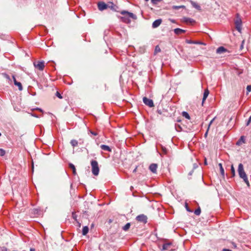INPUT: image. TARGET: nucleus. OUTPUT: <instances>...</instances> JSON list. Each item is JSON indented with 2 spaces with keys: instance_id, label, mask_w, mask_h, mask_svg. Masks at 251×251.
I'll use <instances>...</instances> for the list:
<instances>
[{
  "instance_id": "obj_40",
  "label": "nucleus",
  "mask_w": 251,
  "mask_h": 251,
  "mask_svg": "<svg viewBox=\"0 0 251 251\" xmlns=\"http://www.w3.org/2000/svg\"><path fill=\"white\" fill-rule=\"evenodd\" d=\"M89 132H90V133L91 134H92V135H94V136H96V135H98V133H97V132H94V131H92V130H89Z\"/></svg>"
},
{
  "instance_id": "obj_34",
  "label": "nucleus",
  "mask_w": 251,
  "mask_h": 251,
  "mask_svg": "<svg viewBox=\"0 0 251 251\" xmlns=\"http://www.w3.org/2000/svg\"><path fill=\"white\" fill-rule=\"evenodd\" d=\"M216 119V117H214L212 120H211L210 121V122H209V124H208V128H210V126L212 125V124L213 123V122L214 121V120H215Z\"/></svg>"
},
{
  "instance_id": "obj_43",
  "label": "nucleus",
  "mask_w": 251,
  "mask_h": 251,
  "mask_svg": "<svg viewBox=\"0 0 251 251\" xmlns=\"http://www.w3.org/2000/svg\"><path fill=\"white\" fill-rule=\"evenodd\" d=\"M209 129V128H207V129L206 132L204 134V137H206V136L207 135V134H208V132Z\"/></svg>"
},
{
  "instance_id": "obj_25",
  "label": "nucleus",
  "mask_w": 251,
  "mask_h": 251,
  "mask_svg": "<svg viewBox=\"0 0 251 251\" xmlns=\"http://www.w3.org/2000/svg\"><path fill=\"white\" fill-rule=\"evenodd\" d=\"M182 115L184 117H185V118H186L187 119H190V117L189 114L187 112H185V111L182 112Z\"/></svg>"
},
{
  "instance_id": "obj_46",
  "label": "nucleus",
  "mask_w": 251,
  "mask_h": 251,
  "mask_svg": "<svg viewBox=\"0 0 251 251\" xmlns=\"http://www.w3.org/2000/svg\"><path fill=\"white\" fill-rule=\"evenodd\" d=\"M157 112L158 114H162V111H161V110H160V109H158L157 110Z\"/></svg>"
},
{
  "instance_id": "obj_5",
  "label": "nucleus",
  "mask_w": 251,
  "mask_h": 251,
  "mask_svg": "<svg viewBox=\"0 0 251 251\" xmlns=\"http://www.w3.org/2000/svg\"><path fill=\"white\" fill-rule=\"evenodd\" d=\"M34 66L40 71H43L45 67L44 61H38L33 63Z\"/></svg>"
},
{
  "instance_id": "obj_23",
  "label": "nucleus",
  "mask_w": 251,
  "mask_h": 251,
  "mask_svg": "<svg viewBox=\"0 0 251 251\" xmlns=\"http://www.w3.org/2000/svg\"><path fill=\"white\" fill-rule=\"evenodd\" d=\"M70 143H71V145L74 147L77 146L78 145L77 141L76 140H74V139L72 140L70 142Z\"/></svg>"
},
{
  "instance_id": "obj_32",
  "label": "nucleus",
  "mask_w": 251,
  "mask_h": 251,
  "mask_svg": "<svg viewBox=\"0 0 251 251\" xmlns=\"http://www.w3.org/2000/svg\"><path fill=\"white\" fill-rule=\"evenodd\" d=\"M72 218L75 220L77 221V215L75 212H73L72 214Z\"/></svg>"
},
{
  "instance_id": "obj_44",
  "label": "nucleus",
  "mask_w": 251,
  "mask_h": 251,
  "mask_svg": "<svg viewBox=\"0 0 251 251\" xmlns=\"http://www.w3.org/2000/svg\"><path fill=\"white\" fill-rule=\"evenodd\" d=\"M198 167V165L197 164L195 163L193 164V169H195Z\"/></svg>"
},
{
  "instance_id": "obj_2",
  "label": "nucleus",
  "mask_w": 251,
  "mask_h": 251,
  "mask_svg": "<svg viewBox=\"0 0 251 251\" xmlns=\"http://www.w3.org/2000/svg\"><path fill=\"white\" fill-rule=\"evenodd\" d=\"M238 172L240 177L243 179L248 186H250V183L247 176L244 171V166L242 163H240L238 165Z\"/></svg>"
},
{
  "instance_id": "obj_36",
  "label": "nucleus",
  "mask_w": 251,
  "mask_h": 251,
  "mask_svg": "<svg viewBox=\"0 0 251 251\" xmlns=\"http://www.w3.org/2000/svg\"><path fill=\"white\" fill-rule=\"evenodd\" d=\"M251 122V116L249 117L246 123V126H248Z\"/></svg>"
},
{
  "instance_id": "obj_14",
  "label": "nucleus",
  "mask_w": 251,
  "mask_h": 251,
  "mask_svg": "<svg viewBox=\"0 0 251 251\" xmlns=\"http://www.w3.org/2000/svg\"><path fill=\"white\" fill-rule=\"evenodd\" d=\"M209 94V92L208 90L205 89L203 93V96L202 101V105H203L204 101L207 99Z\"/></svg>"
},
{
  "instance_id": "obj_29",
  "label": "nucleus",
  "mask_w": 251,
  "mask_h": 251,
  "mask_svg": "<svg viewBox=\"0 0 251 251\" xmlns=\"http://www.w3.org/2000/svg\"><path fill=\"white\" fill-rule=\"evenodd\" d=\"M5 151L2 149H0V155L1 156H3L5 155Z\"/></svg>"
},
{
  "instance_id": "obj_52",
  "label": "nucleus",
  "mask_w": 251,
  "mask_h": 251,
  "mask_svg": "<svg viewBox=\"0 0 251 251\" xmlns=\"http://www.w3.org/2000/svg\"><path fill=\"white\" fill-rule=\"evenodd\" d=\"M136 170H137V167H136V168H135V169H134V170L133 171V173L136 172Z\"/></svg>"
},
{
  "instance_id": "obj_31",
  "label": "nucleus",
  "mask_w": 251,
  "mask_h": 251,
  "mask_svg": "<svg viewBox=\"0 0 251 251\" xmlns=\"http://www.w3.org/2000/svg\"><path fill=\"white\" fill-rule=\"evenodd\" d=\"M161 150L164 154L167 153V149L165 147L161 146Z\"/></svg>"
},
{
  "instance_id": "obj_45",
  "label": "nucleus",
  "mask_w": 251,
  "mask_h": 251,
  "mask_svg": "<svg viewBox=\"0 0 251 251\" xmlns=\"http://www.w3.org/2000/svg\"><path fill=\"white\" fill-rule=\"evenodd\" d=\"M222 251H232L231 250H229V249H223Z\"/></svg>"
},
{
  "instance_id": "obj_16",
  "label": "nucleus",
  "mask_w": 251,
  "mask_h": 251,
  "mask_svg": "<svg viewBox=\"0 0 251 251\" xmlns=\"http://www.w3.org/2000/svg\"><path fill=\"white\" fill-rule=\"evenodd\" d=\"M69 166L70 168L72 170L73 174L74 175H75L76 174V169H75V165L74 164H73L72 163H70L69 164Z\"/></svg>"
},
{
  "instance_id": "obj_41",
  "label": "nucleus",
  "mask_w": 251,
  "mask_h": 251,
  "mask_svg": "<svg viewBox=\"0 0 251 251\" xmlns=\"http://www.w3.org/2000/svg\"><path fill=\"white\" fill-rule=\"evenodd\" d=\"M244 42H245V41H244V40H243V41H242V44H241V46H240V50H242V49H243V48H244Z\"/></svg>"
},
{
  "instance_id": "obj_28",
  "label": "nucleus",
  "mask_w": 251,
  "mask_h": 251,
  "mask_svg": "<svg viewBox=\"0 0 251 251\" xmlns=\"http://www.w3.org/2000/svg\"><path fill=\"white\" fill-rule=\"evenodd\" d=\"M192 3V5L194 7H195V8H196L198 10L201 9V6L199 5H198L197 3H196V2H193Z\"/></svg>"
},
{
  "instance_id": "obj_47",
  "label": "nucleus",
  "mask_w": 251,
  "mask_h": 251,
  "mask_svg": "<svg viewBox=\"0 0 251 251\" xmlns=\"http://www.w3.org/2000/svg\"><path fill=\"white\" fill-rule=\"evenodd\" d=\"M12 78H13V79L14 83L15 84V81H17V80H16V78H15V76H14V75H13V76H12Z\"/></svg>"
},
{
  "instance_id": "obj_3",
  "label": "nucleus",
  "mask_w": 251,
  "mask_h": 251,
  "mask_svg": "<svg viewBox=\"0 0 251 251\" xmlns=\"http://www.w3.org/2000/svg\"><path fill=\"white\" fill-rule=\"evenodd\" d=\"M91 165L93 174L94 176H98L100 171L98 162L95 160H92L91 161Z\"/></svg>"
},
{
  "instance_id": "obj_54",
  "label": "nucleus",
  "mask_w": 251,
  "mask_h": 251,
  "mask_svg": "<svg viewBox=\"0 0 251 251\" xmlns=\"http://www.w3.org/2000/svg\"><path fill=\"white\" fill-rule=\"evenodd\" d=\"M204 164L205 165H207V164L206 159H205Z\"/></svg>"
},
{
  "instance_id": "obj_42",
  "label": "nucleus",
  "mask_w": 251,
  "mask_h": 251,
  "mask_svg": "<svg viewBox=\"0 0 251 251\" xmlns=\"http://www.w3.org/2000/svg\"><path fill=\"white\" fill-rule=\"evenodd\" d=\"M185 207H186V209L187 211H188V212H192V211L188 207L187 203H186V204H185Z\"/></svg>"
},
{
  "instance_id": "obj_11",
  "label": "nucleus",
  "mask_w": 251,
  "mask_h": 251,
  "mask_svg": "<svg viewBox=\"0 0 251 251\" xmlns=\"http://www.w3.org/2000/svg\"><path fill=\"white\" fill-rule=\"evenodd\" d=\"M227 51V50L224 47H220L216 50V53L218 54H222L224 52Z\"/></svg>"
},
{
  "instance_id": "obj_30",
  "label": "nucleus",
  "mask_w": 251,
  "mask_h": 251,
  "mask_svg": "<svg viewBox=\"0 0 251 251\" xmlns=\"http://www.w3.org/2000/svg\"><path fill=\"white\" fill-rule=\"evenodd\" d=\"M162 0H151V2L153 4H157L159 2L161 1Z\"/></svg>"
},
{
  "instance_id": "obj_50",
  "label": "nucleus",
  "mask_w": 251,
  "mask_h": 251,
  "mask_svg": "<svg viewBox=\"0 0 251 251\" xmlns=\"http://www.w3.org/2000/svg\"><path fill=\"white\" fill-rule=\"evenodd\" d=\"M111 4H112V5L111 6V8L113 9H114L113 3L112 2Z\"/></svg>"
},
{
  "instance_id": "obj_48",
  "label": "nucleus",
  "mask_w": 251,
  "mask_h": 251,
  "mask_svg": "<svg viewBox=\"0 0 251 251\" xmlns=\"http://www.w3.org/2000/svg\"><path fill=\"white\" fill-rule=\"evenodd\" d=\"M232 245L233 246V247H234V248H236V244H235V243H233H233H232Z\"/></svg>"
},
{
  "instance_id": "obj_37",
  "label": "nucleus",
  "mask_w": 251,
  "mask_h": 251,
  "mask_svg": "<svg viewBox=\"0 0 251 251\" xmlns=\"http://www.w3.org/2000/svg\"><path fill=\"white\" fill-rule=\"evenodd\" d=\"M247 91L249 93L251 91V85H248L247 87Z\"/></svg>"
},
{
  "instance_id": "obj_21",
  "label": "nucleus",
  "mask_w": 251,
  "mask_h": 251,
  "mask_svg": "<svg viewBox=\"0 0 251 251\" xmlns=\"http://www.w3.org/2000/svg\"><path fill=\"white\" fill-rule=\"evenodd\" d=\"M186 42L189 44H201V43L197 41H194L190 40H186Z\"/></svg>"
},
{
  "instance_id": "obj_35",
  "label": "nucleus",
  "mask_w": 251,
  "mask_h": 251,
  "mask_svg": "<svg viewBox=\"0 0 251 251\" xmlns=\"http://www.w3.org/2000/svg\"><path fill=\"white\" fill-rule=\"evenodd\" d=\"M33 211L34 214H39L40 210L38 209H34Z\"/></svg>"
},
{
  "instance_id": "obj_22",
  "label": "nucleus",
  "mask_w": 251,
  "mask_h": 251,
  "mask_svg": "<svg viewBox=\"0 0 251 251\" xmlns=\"http://www.w3.org/2000/svg\"><path fill=\"white\" fill-rule=\"evenodd\" d=\"M14 84L18 87L20 91H22L23 90V86L21 82L15 81Z\"/></svg>"
},
{
  "instance_id": "obj_12",
  "label": "nucleus",
  "mask_w": 251,
  "mask_h": 251,
  "mask_svg": "<svg viewBox=\"0 0 251 251\" xmlns=\"http://www.w3.org/2000/svg\"><path fill=\"white\" fill-rule=\"evenodd\" d=\"M100 149L101 150H102L103 151H109V152H111L112 151V149L110 148V147H109L107 145H101L100 146Z\"/></svg>"
},
{
  "instance_id": "obj_53",
  "label": "nucleus",
  "mask_w": 251,
  "mask_h": 251,
  "mask_svg": "<svg viewBox=\"0 0 251 251\" xmlns=\"http://www.w3.org/2000/svg\"><path fill=\"white\" fill-rule=\"evenodd\" d=\"M37 109L39 110V111H41V112H42V110L41 109L39 108H37Z\"/></svg>"
},
{
  "instance_id": "obj_1",
  "label": "nucleus",
  "mask_w": 251,
  "mask_h": 251,
  "mask_svg": "<svg viewBox=\"0 0 251 251\" xmlns=\"http://www.w3.org/2000/svg\"><path fill=\"white\" fill-rule=\"evenodd\" d=\"M121 13L122 15H126L123 17H121V19L122 21L126 24H129L130 23L131 21L129 18H131L133 19H136L137 17L133 13L128 12L127 11H122Z\"/></svg>"
},
{
  "instance_id": "obj_17",
  "label": "nucleus",
  "mask_w": 251,
  "mask_h": 251,
  "mask_svg": "<svg viewBox=\"0 0 251 251\" xmlns=\"http://www.w3.org/2000/svg\"><path fill=\"white\" fill-rule=\"evenodd\" d=\"M218 165L220 167L221 175L223 177H225V171H224V169L222 166V163H219L218 164Z\"/></svg>"
},
{
  "instance_id": "obj_6",
  "label": "nucleus",
  "mask_w": 251,
  "mask_h": 251,
  "mask_svg": "<svg viewBox=\"0 0 251 251\" xmlns=\"http://www.w3.org/2000/svg\"><path fill=\"white\" fill-rule=\"evenodd\" d=\"M143 100L144 103L150 107H152L154 106L153 101L152 100L148 99L147 97H144Z\"/></svg>"
},
{
  "instance_id": "obj_27",
  "label": "nucleus",
  "mask_w": 251,
  "mask_h": 251,
  "mask_svg": "<svg viewBox=\"0 0 251 251\" xmlns=\"http://www.w3.org/2000/svg\"><path fill=\"white\" fill-rule=\"evenodd\" d=\"M201 212V209L200 207H199L197 209H196L194 211V213L197 215L199 216L200 215Z\"/></svg>"
},
{
  "instance_id": "obj_4",
  "label": "nucleus",
  "mask_w": 251,
  "mask_h": 251,
  "mask_svg": "<svg viewBox=\"0 0 251 251\" xmlns=\"http://www.w3.org/2000/svg\"><path fill=\"white\" fill-rule=\"evenodd\" d=\"M237 19L235 22L236 29L239 32H241L242 21L239 17V14H236Z\"/></svg>"
},
{
  "instance_id": "obj_7",
  "label": "nucleus",
  "mask_w": 251,
  "mask_h": 251,
  "mask_svg": "<svg viewBox=\"0 0 251 251\" xmlns=\"http://www.w3.org/2000/svg\"><path fill=\"white\" fill-rule=\"evenodd\" d=\"M136 219L141 222H143L144 223H146L147 222V217L144 215V214H141L136 217Z\"/></svg>"
},
{
  "instance_id": "obj_19",
  "label": "nucleus",
  "mask_w": 251,
  "mask_h": 251,
  "mask_svg": "<svg viewBox=\"0 0 251 251\" xmlns=\"http://www.w3.org/2000/svg\"><path fill=\"white\" fill-rule=\"evenodd\" d=\"M130 223H127L122 227V229L125 231H127L130 228Z\"/></svg>"
},
{
  "instance_id": "obj_10",
  "label": "nucleus",
  "mask_w": 251,
  "mask_h": 251,
  "mask_svg": "<svg viewBox=\"0 0 251 251\" xmlns=\"http://www.w3.org/2000/svg\"><path fill=\"white\" fill-rule=\"evenodd\" d=\"M161 23H162V20L161 19L156 20L153 22V23L152 24V27L153 28H156L160 25Z\"/></svg>"
},
{
  "instance_id": "obj_20",
  "label": "nucleus",
  "mask_w": 251,
  "mask_h": 251,
  "mask_svg": "<svg viewBox=\"0 0 251 251\" xmlns=\"http://www.w3.org/2000/svg\"><path fill=\"white\" fill-rule=\"evenodd\" d=\"M183 19H184V21L187 23H190L192 24V23H193L195 22V21L191 18L185 17L183 18Z\"/></svg>"
},
{
  "instance_id": "obj_49",
  "label": "nucleus",
  "mask_w": 251,
  "mask_h": 251,
  "mask_svg": "<svg viewBox=\"0 0 251 251\" xmlns=\"http://www.w3.org/2000/svg\"><path fill=\"white\" fill-rule=\"evenodd\" d=\"M193 172V170H192V171H190V172L189 173V175H190V176L192 175Z\"/></svg>"
},
{
  "instance_id": "obj_24",
  "label": "nucleus",
  "mask_w": 251,
  "mask_h": 251,
  "mask_svg": "<svg viewBox=\"0 0 251 251\" xmlns=\"http://www.w3.org/2000/svg\"><path fill=\"white\" fill-rule=\"evenodd\" d=\"M245 139L243 136H241L240 139L237 142V145H239L241 144V142L245 143Z\"/></svg>"
},
{
  "instance_id": "obj_8",
  "label": "nucleus",
  "mask_w": 251,
  "mask_h": 251,
  "mask_svg": "<svg viewBox=\"0 0 251 251\" xmlns=\"http://www.w3.org/2000/svg\"><path fill=\"white\" fill-rule=\"evenodd\" d=\"M98 7L100 11H103L107 9L108 6L104 2H99L98 4Z\"/></svg>"
},
{
  "instance_id": "obj_55",
  "label": "nucleus",
  "mask_w": 251,
  "mask_h": 251,
  "mask_svg": "<svg viewBox=\"0 0 251 251\" xmlns=\"http://www.w3.org/2000/svg\"><path fill=\"white\" fill-rule=\"evenodd\" d=\"M4 249L5 251H7V249L6 248H5Z\"/></svg>"
},
{
  "instance_id": "obj_13",
  "label": "nucleus",
  "mask_w": 251,
  "mask_h": 251,
  "mask_svg": "<svg viewBox=\"0 0 251 251\" xmlns=\"http://www.w3.org/2000/svg\"><path fill=\"white\" fill-rule=\"evenodd\" d=\"M186 31L185 30L180 29L179 28H176L174 29V32L176 35H179L182 33H185Z\"/></svg>"
},
{
  "instance_id": "obj_51",
  "label": "nucleus",
  "mask_w": 251,
  "mask_h": 251,
  "mask_svg": "<svg viewBox=\"0 0 251 251\" xmlns=\"http://www.w3.org/2000/svg\"><path fill=\"white\" fill-rule=\"evenodd\" d=\"M30 251H35V249H33V248H31V249H30Z\"/></svg>"
},
{
  "instance_id": "obj_38",
  "label": "nucleus",
  "mask_w": 251,
  "mask_h": 251,
  "mask_svg": "<svg viewBox=\"0 0 251 251\" xmlns=\"http://www.w3.org/2000/svg\"><path fill=\"white\" fill-rule=\"evenodd\" d=\"M159 51H160V48H159V47L158 46H156L155 49V52H159Z\"/></svg>"
},
{
  "instance_id": "obj_26",
  "label": "nucleus",
  "mask_w": 251,
  "mask_h": 251,
  "mask_svg": "<svg viewBox=\"0 0 251 251\" xmlns=\"http://www.w3.org/2000/svg\"><path fill=\"white\" fill-rule=\"evenodd\" d=\"M184 7H185V6H184V5H179V6L174 5V6H173L172 8L173 9L178 10L181 8H184Z\"/></svg>"
},
{
  "instance_id": "obj_39",
  "label": "nucleus",
  "mask_w": 251,
  "mask_h": 251,
  "mask_svg": "<svg viewBox=\"0 0 251 251\" xmlns=\"http://www.w3.org/2000/svg\"><path fill=\"white\" fill-rule=\"evenodd\" d=\"M56 96L59 98V99H62V97L61 96V94L58 92H56Z\"/></svg>"
},
{
  "instance_id": "obj_18",
  "label": "nucleus",
  "mask_w": 251,
  "mask_h": 251,
  "mask_svg": "<svg viewBox=\"0 0 251 251\" xmlns=\"http://www.w3.org/2000/svg\"><path fill=\"white\" fill-rule=\"evenodd\" d=\"M89 231V228L87 226H84L82 228V233L83 235H86Z\"/></svg>"
},
{
  "instance_id": "obj_33",
  "label": "nucleus",
  "mask_w": 251,
  "mask_h": 251,
  "mask_svg": "<svg viewBox=\"0 0 251 251\" xmlns=\"http://www.w3.org/2000/svg\"><path fill=\"white\" fill-rule=\"evenodd\" d=\"M231 173H232V174L233 176H235V170H234V167H233V165H232L231 166Z\"/></svg>"
},
{
  "instance_id": "obj_9",
  "label": "nucleus",
  "mask_w": 251,
  "mask_h": 251,
  "mask_svg": "<svg viewBox=\"0 0 251 251\" xmlns=\"http://www.w3.org/2000/svg\"><path fill=\"white\" fill-rule=\"evenodd\" d=\"M157 168V164L152 163V164H151L149 166L150 170L153 173H156Z\"/></svg>"
},
{
  "instance_id": "obj_15",
  "label": "nucleus",
  "mask_w": 251,
  "mask_h": 251,
  "mask_svg": "<svg viewBox=\"0 0 251 251\" xmlns=\"http://www.w3.org/2000/svg\"><path fill=\"white\" fill-rule=\"evenodd\" d=\"M171 245V243H165L163 245L162 251H165L168 250Z\"/></svg>"
}]
</instances>
